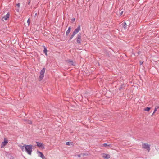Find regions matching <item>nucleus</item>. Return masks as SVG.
Here are the masks:
<instances>
[{"instance_id":"f257e3e1","label":"nucleus","mask_w":159,"mask_h":159,"mask_svg":"<svg viewBox=\"0 0 159 159\" xmlns=\"http://www.w3.org/2000/svg\"><path fill=\"white\" fill-rule=\"evenodd\" d=\"M32 146L30 145H26L25 147V151L28 154L30 155L31 154L32 149Z\"/></svg>"},{"instance_id":"f03ea898","label":"nucleus","mask_w":159,"mask_h":159,"mask_svg":"<svg viewBox=\"0 0 159 159\" xmlns=\"http://www.w3.org/2000/svg\"><path fill=\"white\" fill-rule=\"evenodd\" d=\"M81 34L79 33L77 35L76 38V41L78 44L81 45L82 43L83 42L81 39Z\"/></svg>"},{"instance_id":"7ed1b4c3","label":"nucleus","mask_w":159,"mask_h":159,"mask_svg":"<svg viewBox=\"0 0 159 159\" xmlns=\"http://www.w3.org/2000/svg\"><path fill=\"white\" fill-rule=\"evenodd\" d=\"M142 147L143 148L147 149L148 152L150 150V145L149 144L145 143H143Z\"/></svg>"},{"instance_id":"20e7f679","label":"nucleus","mask_w":159,"mask_h":159,"mask_svg":"<svg viewBox=\"0 0 159 159\" xmlns=\"http://www.w3.org/2000/svg\"><path fill=\"white\" fill-rule=\"evenodd\" d=\"M36 143L37 144V146L39 148H41L43 149H44V146L43 144L39 142H36Z\"/></svg>"},{"instance_id":"39448f33","label":"nucleus","mask_w":159,"mask_h":159,"mask_svg":"<svg viewBox=\"0 0 159 159\" xmlns=\"http://www.w3.org/2000/svg\"><path fill=\"white\" fill-rule=\"evenodd\" d=\"M80 30V26L79 25V26L74 30L73 33L75 35L77 34Z\"/></svg>"},{"instance_id":"423d86ee","label":"nucleus","mask_w":159,"mask_h":159,"mask_svg":"<svg viewBox=\"0 0 159 159\" xmlns=\"http://www.w3.org/2000/svg\"><path fill=\"white\" fill-rule=\"evenodd\" d=\"M8 142V140L6 139L5 138L4 139V141L1 144V148H3L5 146Z\"/></svg>"},{"instance_id":"0eeeda50","label":"nucleus","mask_w":159,"mask_h":159,"mask_svg":"<svg viewBox=\"0 0 159 159\" xmlns=\"http://www.w3.org/2000/svg\"><path fill=\"white\" fill-rule=\"evenodd\" d=\"M66 61L68 63L69 66H75V64L74 62L71 60H69Z\"/></svg>"},{"instance_id":"6e6552de","label":"nucleus","mask_w":159,"mask_h":159,"mask_svg":"<svg viewBox=\"0 0 159 159\" xmlns=\"http://www.w3.org/2000/svg\"><path fill=\"white\" fill-rule=\"evenodd\" d=\"M10 14L9 12L7 13V14L4 16L2 19V20L3 21V19H4L5 20H7L9 18L10 16Z\"/></svg>"},{"instance_id":"1a4fd4ad","label":"nucleus","mask_w":159,"mask_h":159,"mask_svg":"<svg viewBox=\"0 0 159 159\" xmlns=\"http://www.w3.org/2000/svg\"><path fill=\"white\" fill-rule=\"evenodd\" d=\"M38 152L39 153V156L41 157L43 159H47V158L44 156L42 152L39 151H38Z\"/></svg>"},{"instance_id":"9d476101","label":"nucleus","mask_w":159,"mask_h":159,"mask_svg":"<svg viewBox=\"0 0 159 159\" xmlns=\"http://www.w3.org/2000/svg\"><path fill=\"white\" fill-rule=\"evenodd\" d=\"M102 157L103 158L107 159H109L110 157V155L109 154H107L104 153L103 154Z\"/></svg>"},{"instance_id":"9b49d317","label":"nucleus","mask_w":159,"mask_h":159,"mask_svg":"<svg viewBox=\"0 0 159 159\" xmlns=\"http://www.w3.org/2000/svg\"><path fill=\"white\" fill-rule=\"evenodd\" d=\"M45 68H43L41 70L40 72V74L44 75L45 72Z\"/></svg>"},{"instance_id":"f8f14e48","label":"nucleus","mask_w":159,"mask_h":159,"mask_svg":"<svg viewBox=\"0 0 159 159\" xmlns=\"http://www.w3.org/2000/svg\"><path fill=\"white\" fill-rule=\"evenodd\" d=\"M125 87V85L124 84H122L121 85L120 87L118 89L120 91H121L122 90H123L124 89Z\"/></svg>"},{"instance_id":"ddd939ff","label":"nucleus","mask_w":159,"mask_h":159,"mask_svg":"<svg viewBox=\"0 0 159 159\" xmlns=\"http://www.w3.org/2000/svg\"><path fill=\"white\" fill-rule=\"evenodd\" d=\"M26 144H24L23 146H19L20 148V149L22 151H25V147Z\"/></svg>"},{"instance_id":"4468645a","label":"nucleus","mask_w":159,"mask_h":159,"mask_svg":"<svg viewBox=\"0 0 159 159\" xmlns=\"http://www.w3.org/2000/svg\"><path fill=\"white\" fill-rule=\"evenodd\" d=\"M122 25L123 26L124 28L125 29L127 28V24L126 22H124L122 23Z\"/></svg>"},{"instance_id":"2eb2a0df","label":"nucleus","mask_w":159,"mask_h":159,"mask_svg":"<svg viewBox=\"0 0 159 159\" xmlns=\"http://www.w3.org/2000/svg\"><path fill=\"white\" fill-rule=\"evenodd\" d=\"M71 28L70 27H69L68 28V30H67L66 32V36H68V34L70 33V30L71 29Z\"/></svg>"},{"instance_id":"dca6fc26","label":"nucleus","mask_w":159,"mask_h":159,"mask_svg":"<svg viewBox=\"0 0 159 159\" xmlns=\"http://www.w3.org/2000/svg\"><path fill=\"white\" fill-rule=\"evenodd\" d=\"M43 47L44 48V49L43 50L44 53H45V54L46 55H47V48L45 46H43Z\"/></svg>"},{"instance_id":"f3484780","label":"nucleus","mask_w":159,"mask_h":159,"mask_svg":"<svg viewBox=\"0 0 159 159\" xmlns=\"http://www.w3.org/2000/svg\"><path fill=\"white\" fill-rule=\"evenodd\" d=\"M44 77V75H40L39 76V81H41L42 80Z\"/></svg>"},{"instance_id":"a211bd4d","label":"nucleus","mask_w":159,"mask_h":159,"mask_svg":"<svg viewBox=\"0 0 159 159\" xmlns=\"http://www.w3.org/2000/svg\"><path fill=\"white\" fill-rule=\"evenodd\" d=\"M75 35V34L73 33L71 35L69 39V41L71 40Z\"/></svg>"},{"instance_id":"6ab92c4d","label":"nucleus","mask_w":159,"mask_h":159,"mask_svg":"<svg viewBox=\"0 0 159 159\" xmlns=\"http://www.w3.org/2000/svg\"><path fill=\"white\" fill-rule=\"evenodd\" d=\"M110 145H111L110 144H107L106 143H104L103 144V146L105 147H107L108 146H110Z\"/></svg>"},{"instance_id":"aec40b11","label":"nucleus","mask_w":159,"mask_h":159,"mask_svg":"<svg viewBox=\"0 0 159 159\" xmlns=\"http://www.w3.org/2000/svg\"><path fill=\"white\" fill-rule=\"evenodd\" d=\"M150 109V107H147L144 109V110L147 111H148Z\"/></svg>"},{"instance_id":"412c9836","label":"nucleus","mask_w":159,"mask_h":159,"mask_svg":"<svg viewBox=\"0 0 159 159\" xmlns=\"http://www.w3.org/2000/svg\"><path fill=\"white\" fill-rule=\"evenodd\" d=\"M120 9H119L118 11H117L116 12V14L117 15H119L120 16Z\"/></svg>"},{"instance_id":"4be33fe9","label":"nucleus","mask_w":159,"mask_h":159,"mask_svg":"<svg viewBox=\"0 0 159 159\" xmlns=\"http://www.w3.org/2000/svg\"><path fill=\"white\" fill-rule=\"evenodd\" d=\"M120 16H121L122 15L123 12H124V10L122 9H120Z\"/></svg>"},{"instance_id":"5701e85b","label":"nucleus","mask_w":159,"mask_h":159,"mask_svg":"<svg viewBox=\"0 0 159 159\" xmlns=\"http://www.w3.org/2000/svg\"><path fill=\"white\" fill-rule=\"evenodd\" d=\"M71 142H67L66 143V144L67 145H70V144Z\"/></svg>"},{"instance_id":"b1692460","label":"nucleus","mask_w":159,"mask_h":159,"mask_svg":"<svg viewBox=\"0 0 159 159\" xmlns=\"http://www.w3.org/2000/svg\"><path fill=\"white\" fill-rule=\"evenodd\" d=\"M10 159H15L14 157L12 156L11 155L9 157Z\"/></svg>"},{"instance_id":"393cba45","label":"nucleus","mask_w":159,"mask_h":159,"mask_svg":"<svg viewBox=\"0 0 159 159\" xmlns=\"http://www.w3.org/2000/svg\"><path fill=\"white\" fill-rule=\"evenodd\" d=\"M27 121H28L27 122V123L29 124H31L32 123V122L30 121V120H27Z\"/></svg>"},{"instance_id":"a878e982","label":"nucleus","mask_w":159,"mask_h":159,"mask_svg":"<svg viewBox=\"0 0 159 159\" xmlns=\"http://www.w3.org/2000/svg\"><path fill=\"white\" fill-rule=\"evenodd\" d=\"M16 5L19 8L20 5V3H18L16 4Z\"/></svg>"},{"instance_id":"bb28decb","label":"nucleus","mask_w":159,"mask_h":159,"mask_svg":"<svg viewBox=\"0 0 159 159\" xmlns=\"http://www.w3.org/2000/svg\"><path fill=\"white\" fill-rule=\"evenodd\" d=\"M30 2V0H28L27 1V3H28V5H29Z\"/></svg>"},{"instance_id":"cd10ccee","label":"nucleus","mask_w":159,"mask_h":159,"mask_svg":"<svg viewBox=\"0 0 159 159\" xmlns=\"http://www.w3.org/2000/svg\"><path fill=\"white\" fill-rule=\"evenodd\" d=\"M143 61H140L139 62L140 65H142L143 64Z\"/></svg>"},{"instance_id":"c85d7f7f","label":"nucleus","mask_w":159,"mask_h":159,"mask_svg":"<svg viewBox=\"0 0 159 159\" xmlns=\"http://www.w3.org/2000/svg\"><path fill=\"white\" fill-rule=\"evenodd\" d=\"M75 18H73V19H71V21H72V22H74L75 21Z\"/></svg>"},{"instance_id":"c756f323","label":"nucleus","mask_w":159,"mask_h":159,"mask_svg":"<svg viewBox=\"0 0 159 159\" xmlns=\"http://www.w3.org/2000/svg\"><path fill=\"white\" fill-rule=\"evenodd\" d=\"M157 109H156V108H155L154 109V112H153V113H154L156 111Z\"/></svg>"},{"instance_id":"7c9ffc66","label":"nucleus","mask_w":159,"mask_h":159,"mask_svg":"<svg viewBox=\"0 0 159 159\" xmlns=\"http://www.w3.org/2000/svg\"><path fill=\"white\" fill-rule=\"evenodd\" d=\"M29 18L28 19L27 21V22L28 23V25H29V24H30V21H29Z\"/></svg>"},{"instance_id":"2f4dec72","label":"nucleus","mask_w":159,"mask_h":159,"mask_svg":"<svg viewBox=\"0 0 159 159\" xmlns=\"http://www.w3.org/2000/svg\"><path fill=\"white\" fill-rule=\"evenodd\" d=\"M155 108H156V109H158L159 108V106H157Z\"/></svg>"},{"instance_id":"473e14b6","label":"nucleus","mask_w":159,"mask_h":159,"mask_svg":"<svg viewBox=\"0 0 159 159\" xmlns=\"http://www.w3.org/2000/svg\"><path fill=\"white\" fill-rule=\"evenodd\" d=\"M16 11L17 12H19V8L18 9H16Z\"/></svg>"},{"instance_id":"72a5a7b5","label":"nucleus","mask_w":159,"mask_h":159,"mask_svg":"<svg viewBox=\"0 0 159 159\" xmlns=\"http://www.w3.org/2000/svg\"><path fill=\"white\" fill-rule=\"evenodd\" d=\"M157 65L159 64V61H158L156 63Z\"/></svg>"},{"instance_id":"f704fd0d","label":"nucleus","mask_w":159,"mask_h":159,"mask_svg":"<svg viewBox=\"0 0 159 159\" xmlns=\"http://www.w3.org/2000/svg\"><path fill=\"white\" fill-rule=\"evenodd\" d=\"M78 157H80V155H78Z\"/></svg>"},{"instance_id":"c9c22d12","label":"nucleus","mask_w":159,"mask_h":159,"mask_svg":"<svg viewBox=\"0 0 159 159\" xmlns=\"http://www.w3.org/2000/svg\"><path fill=\"white\" fill-rule=\"evenodd\" d=\"M154 114V113H153H153L152 114V116Z\"/></svg>"},{"instance_id":"e433bc0d","label":"nucleus","mask_w":159,"mask_h":159,"mask_svg":"<svg viewBox=\"0 0 159 159\" xmlns=\"http://www.w3.org/2000/svg\"><path fill=\"white\" fill-rule=\"evenodd\" d=\"M37 15V13H36L35 15L36 16Z\"/></svg>"}]
</instances>
